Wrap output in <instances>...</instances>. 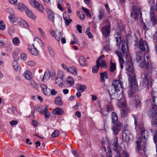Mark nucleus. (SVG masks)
Masks as SVG:
<instances>
[{
  "instance_id": "nucleus-1",
  "label": "nucleus",
  "mask_w": 157,
  "mask_h": 157,
  "mask_svg": "<svg viewBox=\"0 0 157 157\" xmlns=\"http://www.w3.org/2000/svg\"><path fill=\"white\" fill-rule=\"evenodd\" d=\"M121 50L122 51V54L116 51V54L118 56L119 62L120 64L121 67V69L123 68V64L124 63V59H123L122 56L124 57L125 56L127 57L130 56L129 54L128 46L127 43L125 41H121Z\"/></svg>"
},
{
  "instance_id": "nucleus-2",
  "label": "nucleus",
  "mask_w": 157,
  "mask_h": 157,
  "mask_svg": "<svg viewBox=\"0 0 157 157\" xmlns=\"http://www.w3.org/2000/svg\"><path fill=\"white\" fill-rule=\"evenodd\" d=\"M128 80L129 82L130 89L128 91V94L129 97L133 95L134 92L137 90V85L136 79L132 78V77L128 74Z\"/></svg>"
},
{
  "instance_id": "nucleus-3",
  "label": "nucleus",
  "mask_w": 157,
  "mask_h": 157,
  "mask_svg": "<svg viewBox=\"0 0 157 157\" xmlns=\"http://www.w3.org/2000/svg\"><path fill=\"white\" fill-rule=\"evenodd\" d=\"M141 138L140 137H139L137 141L136 142V151H139L140 149L141 148V143L142 142L141 139H144L145 140V134H146V135H147V131L145 130V129L144 128H141Z\"/></svg>"
},
{
  "instance_id": "nucleus-4",
  "label": "nucleus",
  "mask_w": 157,
  "mask_h": 157,
  "mask_svg": "<svg viewBox=\"0 0 157 157\" xmlns=\"http://www.w3.org/2000/svg\"><path fill=\"white\" fill-rule=\"evenodd\" d=\"M127 59V61L125 62V67L126 70L132 73L133 78L135 79V74L134 72L133 67L132 60L130 56H128L127 57H126Z\"/></svg>"
},
{
  "instance_id": "nucleus-5",
  "label": "nucleus",
  "mask_w": 157,
  "mask_h": 157,
  "mask_svg": "<svg viewBox=\"0 0 157 157\" xmlns=\"http://www.w3.org/2000/svg\"><path fill=\"white\" fill-rule=\"evenodd\" d=\"M145 53L144 55L140 51H138L136 53V60L140 63V66L141 67H143L145 66Z\"/></svg>"
},
{
  "instance_id": "nucleus-6",
  "label": "nucleus",
  "mask_w": 157,
  "mask_h": 157,
  "mask_svg": "<svg viewBox=\"0 0 157 157\" xmlns=\"http://www.w3.org/2000/svg\"><path fill=\"white\" fill-rule=\"evenodd\" d=\"M138 46L140 50L142 52H149V47L148 43L142 39H140L139 42Z\"/></svg>"
},
{
  "instance_id": "nucleus-7",
  "label": "nucleus",
  "mask_w": 157,
  "mask_h": 157,
  "mask_svg": "<svg viewBox=\"0 0 157 157\" xmlns=\"http://www.w3.org/2000/svg\"><path fill=\"white\" fill-rule=\"evenodd\" d=\"M115 96L114 98L118 101H120L118 103L120 107H125L126 106V101L125 98L122 94H118L117 93H115L112 95Z\"/></svg>"
},
{
  "instance_id": "nucleus-8",
  "label": "nucleus",
  "mask_w": 157,
  "mask_h": 157,
  "mask_svg": "<svg viewBox=\"0 0 157 157\" xmlns=\"http://www.w3.org/2000/svg\"><path fill=\"white\" fill-rule=\"evenodd\" d=\"M113 149L117 152V154L115 157H121L120 150H121V148L120 146H119L118 142V138L117 137L115 138V143L113 146Z\"/></svg>"
},
{
  "instance_id": "nucleus-9",
  "label": "nucleus",
  "mask_w": 157,
  "mask_h": 157,
  "mask_svg": "<svg viewBox=\"0 0 157 157\" xmlns=\"http://www.w3.org/2000/svg\"><path fill=\"white\" fill-rule=\"evenodd\" d=\"M155 99L154 98H152V105L153 106L151 110L149 111V114L151 117H155L157 116V109L156 108V104L155 102Z\"/></svg>"
},
{
  "instance_id": "nucleus-10",
  "label": "nucleus",
  "mask_w": 157,
  "mask_h": 157,
  "mask_svg": "<svg viewBox=\"0 0 157 157\" xmlns=\"http://www.w3.org/2000/svg\"><path fill=\"white\" fill-rule=\"evenodd\" d=\"M50 33L51 35L54 37L56 40L58 42L59 41L61 38L62 36L63 33L59 32L57 30L54 31L52 30Z\"/></svg>"
},
{
  "instance_id": "nucleus-11",
  "label": "nucleus",
  "mask_w": 157,
  "mask_h": 157,
  "mask_svg": "<svg viewBox=\"0 0 157 157\" xmlns=\"http://www.w3.org/2000/svg\"><path fill=\"white\" fill-rule=\"evenodd\" d=\"M147 61L145 60L144 61L145 66L146 68L149 71H151L154 67V65L153 63L151 60L149 56H147L146 57Z\"/></svg>"
},
{
  "instance_id": "nucleus-12",
  "label": "nucleus",
  "mask_w": 157,
  "mask_h": 157,
  "mask_svg": "<svg viewBox=\"0 0 157 157\" xmlns=\"http://www.w3.org/2000/svg\"><path fill=\"white\" fill-rule=\"evenodd\" d=\"M34 42L33 43L32 45L33 47L36 48L40 49L41 48L43 44L42 41L38 37H36L34 40Z\"/></svg>"
},
{
  "instance_id": "nucleus-13",
  "label": "nucleus",
  "mask_w": 157,
  "mask_h": 157,
  "mask_svg": "<svg viewBox=\"0 0 157 157\" xmlns=\"http://www.w3.org/2000/svg\"><path fill=\"white\" fill-rule=\"evenodd\" d=\"M122 82H120L117 80H114L112 82V86L114 88V90L116 92L120 91V89L122 88Z\"/></svg>"
},
{
  "instance_id": "nucleus-14",
  "label": "nucleus",
  "mask_w": 157,
  "mask_h": 157,
  "mask_svg": "<svg viewBox=\"0 0 157 157\" xmlns=\"http://www.w3.org/2000/svg\"><path fill=\"white\" fill-rule=\"evenodd\" d=\"M29 1L32 6L38 9L40 12H43V6L42 5L40 4L35 0H29Z\"/></svg>"
},
{
  "instance_id": "nucleus-15",
  "label": "nucleus",
  "mask_w": 157,
  "mask_h": 157,
  "mask_svg": "<svg viewBox=\"0 0 157 157\" xmlns=\"http://www.w3.org/2000/svg\"><path fill=\"white\" fill-rule=\"evenodd\" d=\"M101 31L103 36L106 37H107L110 33V25H108L103 27L101 29Z\"/></svg>"
},
{
  "instance_id": "nucleus-16",
  "label": "nucleus",
  "mask_w": 157,
  "mask_h": 157,
  "mask_svg": "<svg viewBox=\"0 0 157 157\" xmlns=\"http://www.w3.org/2000/svg\"><path fill=\"white\" fill-rule=\"evenodd\" d=\"M121 123L120 122H118L113 127L112 129L115 135H117L118 134L121 129Z\"/></svg>"
},
{
  "instance_id": "nucleus-17",
  "label": "nucleus",
  "mask_w": 157,
  "mask_h": 157,
  "mask_svg": "<svg viewBox=\"0 0 157 157\" xmlns=\"http://www.w3.org/2000/svg\"><path fill=\"white\" fill-rule=\"evenodd\" d=\"M41 87L43 93L46 95H49L50 89L48 88L44 84L41 85Z\"/></svg>"
},
{
  "instance_id": "nucleus-18",
  "label": "nucleus",
  "mask_w": 157,
  "mask_h": 157,
  "mask_svg": "<svg viewBox=\"0 0 157 157\" xmlns=\"http://www.w3.org/2000/svg\"><path fill=\"white\" fill-rule=\"evenodd\" d=\"M23 76L25 78L28 80H31L32 78V73L29 70H27L24 72Z\"/></svg>"
},
{
  "instance_id": "nucleus-19",
  "label": "nucleus",
  "mask_w": 157,
  "mask_h": 157,
  "mask_svg": "<svg viewBox=\"0 0 157 157\" xmlns=\"http://www.w3.org/2000/svg\"><path fill=\"white\" fill-rule=\"evenodd\" d=\"M140 13L141 15L140 16H142V13L140 12V11L138 10L134 9L132 10V11L131 15L132 17L135 19H136L138 17L139 14Z\"/></svg>"
},
{
  "instance_id": "nucleus-20",
  "label": "nucleus",
  "mask_w": 157,
  "mask_h": 157,
  "mask_svg": "<svg viewBox=\"0 0 157 157\" xmlns=\"http://www.w3.org/2000/svg\"><path fill=\"white\" fill-rule=\"evenodd\" d=\"M112 122L114 124H115L117 123L118 117L116 113L115 112H112Z\"/></svg>"
},
{
  "instance_id": "nucleus-21",
  "label": "nucleus",
  "mask_w": 157,
  "mask_h": 157,
  "mask_svg": "<svg viewBox=\"0 0 157 157\" xmlns=\"http://www.w3.org/2000/svg\"><path fill=\"white\" fill-rule=\"evenodd\" d=\"M9 18L10 20H12L13 23H16V24H17L18 19H20V18L16 17L14 14H10Z\"/></svg>"
},
{
  "instance_id": "nucleus-22",
  "label": "nucleus",
  "mask_w": 157,
  "mask_h": 157,
  "mask_svg": "<svg viewBox=\"0 0 157 157\" xmlns=\"http://www.w3.org/2000/svg\"><path fill=\"white\" fill-rule=\"evenodd\" d=\"M145 78L144 80V84L146 85H148L151 82V77L150 75H145Z\"/></svg>"
},
{
  "instance_id": "nucleus-23",
  "label": "nucleus",
  "mask_w": 157,
  "mask_h": 157,
  "mask_svg": "<svg viewBox=\"0 0 157 157\" xmlns=\"http://www.w3.org/2000/svg\"><path fill=\"white\" fill-rule=\"evenodd\" d=\"M13 67L16 71H19L21 68L20 64L16 61H14L13 63Z\"/></svg>"
},
{
  "instance_id": "nucleus-24",
  "label": "nucleus",
  "mask_w": 157,
  "mask_h": 157,
  "mask_svg": "<svg viewBox=\"0 0 157 157\" xmlns=\"http://www.w3.org/2000/svg\"><path fill=\"white\" fill-rule=\"evenodd\" d=\"M86 60L83 56H80L79 63L80 65L83 66H86Z\"/></svg>"
},
{
  "instance_id": "nucleus-25",
  "label": "nucleus",
  "mask_w": 157,
  "mask_h": 157,
  "mask_svg": "<svg viewBox=\"0 0 157 157\" xmlns=\"http://www.w3.org/2000/svg\"><path fill=\"white\" fill-rule=\"evenodd\" d=\"M100 81L101 82H104L105 81V78L106 79L108 78L107 73L106 72H101L100 73Z\"/></svg>"
},
{
  "instance_id": "nucleus-26",
  "label": "nucleus",
  "mask_w": 157,
  "mask_h": 157,
  "mask_svg": "<svg viewBox=\"0 0 157 157\" xmlns=\"http://www.w3.org/2000/svg\"><path fill=\"white\" fill-rule=\"evenodd\" d=\"M26 14L29 17L33 19H35L36 18V17L33 15L32 12L29 9L27 8L25 11Z\"/></svg>"
},
{
  "instance_id": "nucleus-27",
  "label": "nucleus",
  "mask_w": 157,
  "mask_h": 157,
  "mask_svg": "<svg viewBox=\"0 0 157 157\" xmlns=\"http://www.w3.org/2000/svg\"><path fill=\"white\" fill-rule=\"evenodd\" d=\"M67 72L71 73L73 75H77V73L76 71V68L74 66H71L69 68V71Z\"/></svg>"
},
{
  "instance_id": "nucleus-28",
  "label": "nucleus",
  "mask_w": 157,
  "mask_h": 157,
  "mask_svg": "<svg viewBox=\"0 0 157 157\" xmlns=\"http://www.w3.org/2000/svg\"><path fill=\"white\" fill-rule=\"evenodd\" d=\"M28 49L33 55L36 56L38 55V52L36 48L34 47L32 48H31L29 46Z\"/></svg>"
},
{
  "instance_id": "nucleus-29",
  "label": "nucleus",
  "mask_w": 157,
  "mask_h": 157,
  "mask_svg": "<svg viewBox=\"0 0 157 157\" xmlns=\"http://www.w3.org/2000/svg\"><path fill=\"white\" fill-rule=\"evenodd\" d=\"M64 111L60 108L56 109L53 111V113L56 115H62L64 113Z\"/></svg>"
},
{
  "instance_id": "nucleus-30",
  "label": "nucleus",
  "mask_w": 157,
  "mask_h": 157,
  "mask_svg": "<svg viewBox=\"0 0 157 157\" xmlns=\"http://www.w3.org/2000/svg\"><path fill=\"white\" fill-rule=\"evenodd\" d=\"M55 102L56 104L61 106L63 104V102L62 101L61 98L59 96H57L55 99Z\"/></svg>"
},
{
  "instance_id": "nucleus-31",
  "label": "nucleus",
  "mask_w": 157,
  "mask_h": 157,
  "mask_svg": "<svg viewBox=\"0 0 157 157\" xmlns=\"http://www.w3.org/2000/svg\"><path fill=\"white\" fill-rule=\"evenodd\" d=\"M12 43L14 45L18 46L20 44V41L18 37H15L13 39Z\"/></svg>"
},
{
  "instance_id": "nucleus-32",
  "label": "nucleus",
  "mask_w": 157,
  "mask_h": 157,
  "mask_svg": "<svg viewBox=\"0 0 157 157\" xmlns=\"http://www.w3.org/2000/svg\"><path fill=\"white\" fill-rule=\"evenodd\" d=\"M48 14L49 20L52 22H54L55 18L54 13L52 11H49L48 12Z\"/></svg>"
},
{
  "instance_id": "nucleus-33",
  "label": "nucleus",
  "mask_w": 157,
  "mask_h": 157,
  "mask_svg": "<svg viewBox=\"0 0 157 157\" xmlns=\"http://www.w3.org/2000/svg\"><path fill=\"white\" fill-rule=\"evenodd\" d=\"M30 84L31 86L35 89H37L39 86L38 84L34 81L31 79L30 80Z\"/></svg>"
},
{
  "instance_id": "nucleus-34",
  "label": "nucleus",
  "mask_w": 157,
  "mask_h": 157,
  "mask_svg": "<svg viewBox=\"0 0 157 157\" xmlns=\"http://www.w3.org/2000/svg\"><path fill=\"white\" fill-rule=\"evenodd\" d=\"M98 65V60H97L96 62V65L94 66L92 68V72L93 73H95L98 72L99 67Z\"/></svg>"
},
{
  "instance_id": "nucleus-35",
  "label": "nucleus",
  "mask_w": 157,
  "mask_h": 157,
  "mask_svg": "<svg viewBox=\"0 0 157 157\" xmlns=\"http://www.w3.org/2000/svg\"><path fill=\"white\" fill-rule=\"evenodd\" d=\"M51 75V73L49 71L45 72L44 74V76L42 79V81L48 79Z\"/></svg>"
},
{
  "instance_id": "nucleus-36",
  "label": "nucleus",
  "mask_w": 157,
  "mask_h": 157,
  "mask_svg": "<svg viewBox=\"0 0 157 157\" xmlns=\"http://www.w3.org/2000/svg\"><path fill=\"white\" fill-rule=\"evenodd\" d=\"M86 89V87L84 85H80L78 87V91L82 92L85 91Z\"/></svg>"
},
{
  "instance_id": "nucleus-37",
  "label": "nucleus",
  "mask_w": 157,
  "mask_h": 157,
  "mask_svg": "<svg viewBox=\"0 0 157 157\" xmlns=\"http://www.w3.org/2000/svg\"><path fill=\"white\" fill-rule=\"evenodd\" d=\"M63 79H62L57 78L56 81V83L59 86H63Z\"/></svg>"
},
{
  "instance_id": "nucleus-38",
  "label": "nucleus",
  "mask_w": 157,
  "mask_h": 157,
  "mask_svg": "<svg viewBox=\"0 0 157 157\" xmlns=\"http://www.w3.org/2000/svg\"><path fill=\"white\" fill-rule=\"evenodd\" d=\"M82 10L86 13V15L89 17H91V14L89 12V10L84 7H82Z\"/></svg>"
},
{
  "instance_id": "nucleus-39",
  "label": "nucleus",
  "mask_w": 157,
  "mask_h": 157,
  "mask_svg": "<svg viewBox=\"0 0 157 157\" xmlns=\"http://www.w3.org/2000/svg\"><path fill=\"white\" fill-rule=\"evenodd\" d=\"M18 9L21 11L24 10L25 11L28 8L25 5L22 4H19L18 6Z\"/></svg>"
},
{
  "instance_id": "nucleus-40",
  "label": "nucleus",
  "mask_w": 157,
  "mask_h": 157,
  "mask_svg": "<svg viewBox=\"0 0 157 157\" xmlns=\"http://www.w3.org/2000/svg\"><path fill=\"white\" fill-rule=\"evenodd\" d=\"M116 69V65L115 63H111L110 67V70L112 72H114Z\"/></svg>"
},
{
  "instance_id": "nucleus-41",
  "label": "nucleus",
  "mask_w": 157,
  "mask_h": 157,
  "mask_svg": "<svg viewBox=\"0 0 157 157\" xmlns=\"http://www.w3.org/2000/svg\"><path fill=\"white\" fill-rule=\"evenodd\" d=\"M58 77L57 78H61L63 79L65 77V75L64 73L61 71H59L58 73Z\"/></svg>"
},
{
  "instance_id": "nucleus-42",
  "label": "nucleus",
  "mask_w": 157,
  "mask_h": 157,
  "mask_svg": "<svg viewBox=\"0 0 157 157\" xmlns=\"http://www.w3.org/2000/svg\"><path fill=\"white\" fill-rule=\"evenodd\" d=\"M67 82L70 85H73L74 83V79L71 77H68L67 80Z\"/></svg>"
},
{
  "instance_id": "nucleus-43",
  "label": "nucleus",
  "mask_w": 157,
  "mask_h": 157,
  "mask_svg": "<svg viewBox=\"0 0 157 157\" xmlns=\"http://www.w3.org/2000/svg\"><path fill=\"white\" fill-rule=\"evenodd\" d=\"M150 17L151 21L153 22H154L155 21V13L154 12L152 11L150 12Z\"/></svg>"
},
{
  "instance_id": "nucleus-44",
  "label": "nucleus",
  "mask_w": 157,
  "mask_h": 157,
  "mask_svg": "<svg viewBox=\"0 0 157 157\" xmlns=\"http://www.w3.org/2000/svg\"><path fill=\"white\" fill-rule=\"evenodd\" d=\"M106 109L107 112L112 111L113 109L112 105L110 104H108L106 107Z\"/></svg>"
},
{
  "instance_id": "nucleus-45",
  "label": "nucleus",
  "mask_w": 157,
  "mask_h": 157,
  "mask_svg": "<svg viewBox=\"0 0 157 157\" xmlns=\"http://www.w3.org/2000/svg\"><path fill=\"white\" fill-rule=\"evenodd\" d=\"M14 28L13 26H12L9 27V32L10 35H12L14 32Z\"/></svg>"
},
{
  "instance_id": "nucleus-46",
  "label": "nucleus",
  "mask_w": 157,
  "mask_h": 157,
  "mask_svg": "<svg viewBox=\"0 0 157 157\" xmlns=\"http://www.w3.org/2000/svg\"><path fill=\"white\" fill-rule=\"evenodd\" d=\"M59 132L58 130H55L52 134V136L53 137H56L59 135Z\"/></svg>"
},
{
  "instance_id": "nucleus-47",
  "label": "nucleus",
  "mask_w": 157,
  "mask_h": 157,
  "mask_svg": "<svg viewBox=\"0 0 157 157\" xmlns=\"http://www.w3.org/2000/svg\"><path fill=\"white\" fill-rule=\"evenodd\" d=\"M27 64L30 66L33 67L35 65L36 63L34 61L30 60L27 62Z\"/></svg>"
},
{
  "instance_id": "nucleus-48",
  "label": "nucleus",
  "mask_w": 157,
  "mask_h": 157,
  "mask_svg": "<svg viewBox=\"0 0 157 157\" xmlns=\"http://www.w3.org/2000/svg\"><path fill=\"white\" fill-rule=\"evenodd\" d=\"M8 112L10 114H14L15 112V109L14 107L10 108L8 109Z\"/></svg>"
},
{
  "instance_id": "nucleus-49",
  "label": "nucleus",
  "mask_w": 157,
  "mask_h": 157,
  "mask_svg": "<svg viewBox=\"0 0 157 157\" xmlns=\"http://www.w3.org/2000/svg\"><path fill=\"white\" fill-rule=\"evenodd\" d=\"M90 29L88 28L87 29L86 31V33L88 35V37L90 38H92V34L90 32Z\"/></svg>"
},
{
  "instance_id": "nucleus-50",
  "label": "nucleus",
  "mask_w": 157,
  "mask_h": 157,
  "mask_svg": "<svg viewBox=\"0 0 157 157\" xmlns=\"http://www.w3.org/2000/svg\"><path fill=\"white\" fill-rule=\"evenodd\" d=\"M108 152L106 153V155L107 157H112V151L111 149L109 147H108L107 148Z\"/></svg>"
},
{
  "instance_id": "nucleus-51",
  "label": "nucleus",
  "mask_w": 157,
  "mask_h": 157,
  "mask_svg": "<svg viewBox=\"0 0 157 157\" xmlns=\"http://www.w3.org/2000/svg\"><path fill=\"white\" fill-rule=\"evenodd\" d=\"M98 66L101 67H104L106 66V62L105 60H103L102 61L101 63H100V61H99Z\"/></svg>"
},
{
  "instance_id": "nucleus-52",
  "label": "nucleus",
  "mask_w": 157,
  "mask_h": 157,
  "mask_svg": "<svg viewBox=\"0 0 157 157\" xmlns=\"http://www.w3.org/2000/svg\"><path fill=\"white\" fill-rule=\"evenodd\" d=\"M48 107L44 105L42 107V110L40 111V112L41 113H42L44 112L45 113L46 111H48Z\"/></svg>"
},
{
  "instance_id": "nucleus-53",
  "label": "nucleus",
  "mask_w": 157,
  "mask_h": 157,
  "mask_svg": "<svg viewBox=\"0 0 157 157\" xmlns=\"http://www.w3.org/2000/svg\"><path fill=\"white\" fill-rule=\"evenodd\" d=\"M99 14L98 16V19L101 20L104 15V12L102 10H100L99 11Z\"/></svg>"
},
{
  "instance_id": "nucleus-54",
  "label": "nucleus",
  "mask_w": 157,
  "mask_h": 157,
  "mask_svg": "<svg viewBox=\"0 0 157 157\" xmlns=\"http://www.w3.org/2000/svg\"><path fill=\"white\" fill-rule=\"evenodd\" d=\"M152 123L153 124L157 126V115L155 117V118L152 120Z\"/></svg>"
},
{
  "instance_id": "nucleus-55",
  "label": "nucleus",
  "mask_w": 157,
  "mask_h": 157,
  "mask_svg": "<svg viewBox=\"0 0 157 157\" xmlns=\"http://www.w3.org/2000/svg\"><path fill=\"white\" fill-rule=\"evenodd\" d=\"M48 51L50 56L52 57H54L55 56V53L52 49L51 48H49Z\"/></svg>"
},
{
  "instance_id": "nucleus-56",
  "label": "nucleus",
  "mask_w": 157,
  "mask_h": 157,
  "mask_svg": "<svg viewBox=\"0 0 157 157\" xmlns=\"http://www.w3.org/2000/svg\"><path fill=\"white\" fill-rule=\"evenodd\" d=\"M5 24L3 22L0 21V29L4 30L5 29Z\"/></svg>"
},
{
  "instance_id": "nucleus-57",
  "label": "nucleus",
  "mask_w": 157,
  "mask_h": 157,
  "mask_svg": "<svg viewBox=\"0 0 157 157\" xmlns=\"http://www.w3.org/2000/svg\"><path fill=\"white\" fill-rule=\"evenodd\" d=\"M25 21L23 20L21 18L19 19L17 22V24L16 25H22L23 23Z\"/></svg>"
},
{
  "instance_id": "nucleus-58",
  "label": "nucleus",
  "mask_w": 157,
  "mask_h": 157,
  "mask_svg": "<svg viewBox=\"0 0 157 157\" xmlns=\"http://www.w3.org/2000/svg\"><path fill=\"white\" fill-rule=\"evenodd\" d=\"M13 56L14 59V61H17L18 59V57L17 56V54L16 52H13Z\"/></svg>"
},
{
  "instance_id": "nucleus-59",
  "label": "nucleus",
  "mask_w": 157,
  "mask_h": 157,
  "mask_svg": "<svg viewBox=\"0 0 157 157\" xmlns=\"http://www.w3.org/2000/svg\"><path fill=\"white\" fill-rule=\"evenodd\" d=\"M154 4V0H150L149 2V4L150 6L151 10L153 9Z\"/></svg>"
},
{
  "instance_id": "nucleus-60",
  "label": "nucleus",
  "mask_w": 157,
  "mask_h": 157,
  "mask_svg": "<svg viewBox=\"0 0 157 157\" xmlns=\"http://www.w3.org/2000/svg\"><path fill=\"white\" fill-rule=\"evenodd\" d=\"M61 66L67 72L69 71V68H68L67 66L64 63H62L61 64Z\"/></svg>"
},
{
  "instance_id": "nucleus-61",
  "label": "nucleus",
  "mask_w": 157,
  "mask_h": 157,
  "mask_svg": "<svg viewBox=\"0 0 157 157\" xmlns=\"http://www.w3.org/2000/svg\"><path fill=\"white\" fill-rule=\"evenodd\" d=\"M6 10L7 12L10 13V14H14L13 11L11 8L9 7L8 8L6 9Z\"/></svg>"
},
{
  "instance_id": "nucleus-62",
  "label": "nucleus",
  "mask_w": 157,
  "mask_h": 157,
  "mask_svg": "<svg viewBox=\"0 0 157 157\" xmlns=\"http://www.w3.org/2000/svg\"><path fill=\"white\" fill-rule=\"evenodd\" d=\"M21 58L23 60H25L26 59L27 56L26 54L24 53H22L21 56Z\"/></svg>"
},
{
  "instance_id": "nucleus-63",
  "label": "nucleus",
  "mask_w": 157,
  "mask_h": 157,
  "mask_svg": "<svg viewBox=\"0 0 157 157\" xmlns=\"http://www.w3.org/2000/svg\"><path fill=\"white\" fill-rule=\"evenodd\" d=\"M50 113L48 111H46L45 113V118L47 119L50 117Z\"/></svg>"
},
{
  "instance_id": "nucleus-64",
  "label": "nucleus",
  "mask_w": 157,
  "mask_h": 157,
  "mask_svg": "<svg viewBox=\"0 0 157 157\" xmlns=\"http://www.w3.org/2000/svg\"><path fill=\"white\" fill-rule=\"evenodd\" d=\"M18 123V122L17 121L12 120L10 122V124L11 126H14L17 125Z\"/></svg>"
}]
</instances>
